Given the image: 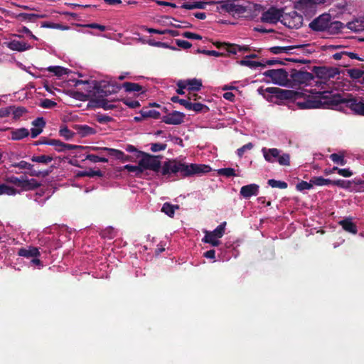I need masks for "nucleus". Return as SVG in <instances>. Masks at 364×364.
<instances>
[{"instance_id":"nucleus-28","label":"nucleus","mask_w":364,"mask_h":364,"mask_svg":"<svg viewBox=\"0 0 364 364\" xmlns=\"http://www.w3.org/2000/svg\"><path fill=\"white\" fill-rule=\"evenodd\" d=\"M179 209L178 205H172L169 203H164L161 211L169 217H173L175 210Z\"/></svg>"},{"instance_id":"nucleus-32","label":"nucleus","mask_w":364,"mask_h":364,"mask_svg":"<svg viewBox=\"0 0 364 364\" xmlns=\"http://www.w3.org/2000/svg\"><path fill=\"white\" fill-rule=\"evenodd\" d=\"M122 87L127 92H141L142 90V87L134 82H126Z\"/></svg>"},{"instance_id":"nucleus-5","label":"nucleus","mask_w":364,"mask_h":364,"mask_svg":"<svg viewBox=\"0 0 364 364\" xmlns=\"http://www.w3.org/2000/svg\"><path fill=\"white\" fill-rule=\"evenodd\" d=\"M264 159L269 163H279L281 166L290 165V155L277 148L263 147L261 150Z\"/></svg>"},{"instance_id":"nucleus-7","label":"nucleus","mask_w":364,"mask_h":364,"mask_svg":"<svg viewBox=\"0 0 364 364\" xmlns=\"http://www.w3.org/2000/svg\"><path fill=\"white\" fill-rule=\"evenodd\" d=\"M226 223L223 222L220 224L213 231L209 232L205 231V236L202 239V241L205 243H209L213 247H218L220 244L219 240L224 233L225 229Z\"/></svg>"},{"instance_id":"nucleus-10","label":"nucleus","mask_w":364,"mask_h":364,"mask_svg":"<svg viewBox=\"0 0 364 364\" xmlns=\"http://www.w3.org/2000/svg\"><path fill=\"white\" fill-rule=\"evenodd\" d=\"M264 75L271 78L272 82L279 85H285L287 82V72L284 69H272L264 73Z\"/></svg>"},{"instance_id":"nucleus-30","label":"nucleus","mask_w":364,"mask_h":364,"mask_svg":"<svg viewBox=\"0 0 364 364\" xmlns=\"http://www.w3.org/2000/svg\"><path fill=\"white\" fill-rule=\"evenodd\" d=\"M311 182H312L315 186H318L332 185V180L324 178L322 176L313 177L311 179Z\"/></svg>"},{"instance_id":"nucleus-63","label":"nucleus","mask_w":364,"mask_h":364,"mask_svg":"<svg viewBox=\"0 0 364 364\" xmlns=\"http://www.w3.org/2000/svg\"><path fill=\"white\" fill-rule=\"evenodd\" d=\"M181 7L182 9H188V10L195 9H196V1L192 2V3L191 2L184 3L181 5Z\"/></svg>"},{"instance_id":"nucleus-9","label":"nucleus","mask_w":364,"mask_h":364,"mask_svg":"<svg viewBox=\"0 0 364 364\" xmlns=\"http://www.w3.org/2000/svg\"><path fill=\"white\" fill-rule=\"evenodd\" d=\"M281 22L289 28H299L303 24V16L299 14L296 11L289 13H282Z\"/></svg>"},{"instance_id":"nucleus-45","label":"nucleus","mask_w":364,"mask_h":364,"mask_svg":"<svg viewBox=\"0 0 364 364\" xmlns=\"http://www.w3.org/2000/svg\"><path fill=\"white\" fill-rule=\"evenodd\" d=\"M98 106L105 110H109L114 108V105L109 102L105 99L99 100L97 101Z\"/></svg>"},{"instance_id":"nucleus-31","label":"nucleus","mask_w":364,"mask_h":364,"mask_svg":"<svg viewBox=\"0 0 364 364\" xmlns=\"http://www.w3.org/2000/svg\"><path fill=\"white\" fill-rule=\"evenodd\" d=\"M124 168L129 173H134L136 176L139 177H141L144 171L143 167L139 164L138 166L127 164L124 166Z\"/></svg>"},{"instance_id":"nucleus-53","label":"nucleus","mask_w":364,"mask_h":364,"mask_svg":"<svg viewBox=\"0 0 364 364\" xmlns=\"http://www.w3.org/2000/svg\"><path fill=\"white\" fill-rule=\"evenodd\" d=\"M333 170H336L339 175L344 177H350L353 175L352 171L348 168H338V167H333Z\"/></svg>"},{"instance_id":"nucleus-42","label":"nucleus","mask_w":364,"mask_h":364,"mask_svg":"<svg viewBox=\"0 0 364 364\" xmlns=\"http://www.w3.org/2000/svg\"><path fill=\"white\" fill-rule=\"evenodd\" d=\"M314 184L312 182H306L304 181H302L301 182L296 184V190L299 191H303L305 190H310L312 188Z\"/></svg>"},{"instance_id":"nucleus-55","label":"nucleus","mask_w":364,"mask_h":364,"mask_svg":"<svg viewBox=\"0 0 364 364\" xmlns=\"http://www.w3.org/2000/svg\"><path fill=\"white\" fill-rule=\"evenodd\" d=\"M176 43L178 47L183 49H188L192 46L191 43L185 40L177 39L176 40Z\"/></svg>"},{"instance_id":"nucleus-19","label":"nucleus","mask_w":364,"mask_h":364,"mask_svg":"<svg viewBox=\"0 0 364 364\" xmlns=\"http://www.w3.org/2000/svg\"><path fill=\"white\" fill-rule=\"evenodd\" d=\"M49 145L55 147V149L58 151H65L67 150H73L77 148H80V146L65 144L58 139H49Z\"/></svg>"},{"instance_id":"nucleus-39","label":"nucleus","mask_w":364,"mask_h":364,"mask_svg":"<svg viewBox=\"0 0 364 364\" xmlns=\"http://www.w3.org/2000/svg\"><path fill=\"white\" fill-rule=\"evenodd\" d=\"M59 134L62 137L68 140L73 138L74 136V132L70 130L66 126L61 127L59 130Z\"/></svg>"},{"instance_id":"nucleus-6","label":"nucleus","mask_w":364,"mask_h":364,"mask_svg":"<svg viewBox=\"0 0 364 364\" xmlns=\"http://www.w3.org/2000/svg\"><path fill=\"white\" fill-rule=\"evenodd\" d=\"M258 92L262 95L264 98L269 99V97H275L280 100H287L293 97L294 95L299 96V92H294L291 90H282L278 87H259L257 90ZM296 100L298 97H295Z\"/></svg>"},{"instance_id":"nucleus-38","label":"nucleus","mask_w":364,"mask_h":364,"mask_svg":"<svg viewBox=\"0 0 364 364\" xmlns=\"http://www.w3.org/2000/svg\"><path fill=\"white\" fill-rule=\"evenodd\" d=\"M188 110H193L197 112H202L203 109L208 110V107L202 103L195 102L192 103L190 102V106L187 107Z\"/></svg>"},{"instance_id":"nucleus-46","label":"nucleus","mask_w":364,"mask_h":364,"mask_svg":"<svg viewBox=\"0 0 364 364\" xmlns=\"http://www.w3.org/2000/svg\"><path fill=\"white\" fill-rule=\"evenodd\" d=\"M254 145L252 143L249 142L237 150V154L239 157H242L246 151L251 150Z\"/></svg>"},{"instance_id":"nucleus-25","label":"nucleus","mask_w":364,"mask_h":364,"mask_svg":"<svg viewBox=\"0 0 364 364\" xmlns=\"http://www.w3.org/2000/svg\"><path fill=\"white\" fill-rule=\"evenodd\" d=\"M342 28V23L339 21H333L331 20L329 21L328 25L327 26V28L325 32L328 34L334 35L337 34L341 31Z\"/></svg>"},{"instance_id":"nucleus-13","label":"nucleus","mask_w":364,"mask_h":364,"mask_svg":"<svg viewBox=\"0 0 364 364\" xmlns=\"http://www.w3.org/2000/svg\"><path fill=\"white\" fill-rule=\"evenodd\" d=\"M185 114L178 111H173L161 117V120L166 124H181L184 119Z\"/></svg>"},{"instance_id":"nucleus-24","label":"nucleus","mask_w":364,"mask_h":364,"mask_svg":"<svg viewBox=\"0 0 364 364\" xmlns=\"http://www.w3.org/2000/svg\"><path fill=\"white\" fill-rule=\"evenodd\" d=\"M186 85V88L190 91H198L202 87V81L200 80L193 78L183 80Z\"/></svg>"},{"instance_id":"nucleus-44","label":"nucleus","mask_w":364,"mask_h":364,"mask_svg":"<svg viewBox=\"0 0 364 364\" xmlns=\"http://www.w3.org/2000/svg\"><path fill=\"white\" fill-rule=\"evenodd\" d=\"M57 103L50 99H43L40 103V106L43 108L50 109L55 107Z\"/></svg>"},{"instance_id":"nucleus-52","label":"nucleus","mask_w":364,"mask_h":364,"mask_svg":"<svg viewBox=\"0 0 364 364\" xmlns=\"http://www.w3.org/2000/svg\"><path fill=\"white\" fill-rule=\"evenodd\" d=\"M17 31L18 33H22L28 35L31 39H33L35 41L38 40V38L32 33V32L26 26H22L21 28H18L17 29Z\"/></svg>"},{"instance_id":"nucleus-56","label":"nucleus","mask_w":364,"mask_h":364,"mask_svg":"<svg viewBox=\"0 0 364 364\" xmlns=\"http://www.w3.org/2000/svg\"><path fill=\"white\" fill-rule=\"evenodd\" d=\"M13 106H9L4 108H0V117H7L11 113Z\"/></svg>"},{"instance_id":"nucleus-20","label":"nucleus","mask_w":364,"mask_h":364,"mask_svg":"<svg viewBox=\"0 0 364 364\" xmlns=\"http://www.w3.org/2000/svg\"><path fill=\"white\" fill-rule=\"evenodd\" d=\"M18 255L26 258H33L38 257L40 256V252L37 247L29 246L26 248L19 249Z\"/></svg>"},{"instance_id":"nucleus-2","label":"nucleus","mask_w":364,"mask_h":364,"mask_svg":"<svg viewBox=\"0 0 364 364\" xmlns=\"http://www.w3.org/2000/svg\"><path fill=\"white\" fill-rule=\"evenodd\" d=\"M340 97L335 95L331 91L318 92L315 96L309 97L302 102L298 101L296 102L300 109H316L326 107L333 109V102H337Z\"/></svg>"},{"instance_id":"nucleus-64","label":"nucleus","mask_w":364,"mask_h":364,"mask_svg":"<svg viewBox=\"0 0 364 364\" xmlns=\"http://www.w3.org/2000/svg\"><path fill=\"white\" fill-rule=\"evenodd\" d=\"M203 256L208 259H214L215 257V251L214 250H210L204 252Z\"/></svg>"},{"instance_id":"nucleus-26","label":"nucleus","mask_w":364,"mask_h":364,"mask_svg":"<svg viewBox=\"0 0 364 364\" xmlns=\"http://www.w3.org/2000/svg\"><path fill=\"white\" fill-rule=\"evenodd\" d=\"M350 192L363 193L364 192V180L354 179L351 181Z\"/></svg>"},{"instance_id":"nucleus-8","label":"nucleus","mask_w":364,"mask_h":364,"mask_svg":"<svg viewBox=\"0 0 364 364\" xmlns=\"http://www.w3.org/2000/svg\"><path fill=\"white\" fill-rule=\"evenodd\" d=\"M6 181L9 183H12L17 188H20L19 193L23 191H28L34 188L37 183L36 180H29L26 176H21V177H16L14 176H7Z\"/></svg>"},{"instance_id":"nucleus-21","label":"nucleus","mask_w":364,"mask_h":364,"mask_svg":"<svg viewBox=\"0 0 364 364\" xmlns=\"http://www.w3.org/2000/svg\"><path fill=\"white\" fill-rule=\"evenodd\" d=\"M29 136L28 129L22 127L18 129H13L11 131V139L14 141L22 140Z\"/></svg>"},{"instance_id":"nucleus-50","label":"nucleus","mask_w":364,"mask_h":364,"mask_svg":"<svg viewBox=\"0 0 364 364\" xmlns=\"http://www.w3.org/2000/svg\"><path fill=\"white\" fill-rule=\"evenodd\" d=\"M97 121L101 124H107L112 121V118L107 114H98L96 117Z\"/></svg>"},{"instance_id":"nucleus-40","label":"nucleus","mask_w":364,"mask_h":364,"mask_svg":"<svg viewBox=\"0 0 364 364\" xmlns=\"http://www.w3.org/2000/svg\"><path fill=\"white\" fill-rule=\"evenodd\" d=\"M218 174L225 177L236 176L235 170L232 168H223L218 170Z\"/></svg>"},{"instance_id":"nucleus-16","label":"nucleus","mask_w":364,"mask_h":364,"mask_svg":"<svg viewBox=\"0 0 364 364\" xmlns=\"http://www.w3.org/2000/svg\"><path fill=\"white\" fill-rule=\"evenodd\" d=\"M33 128L31 129V136L34 139L41 134L46 126V121L43 117H37L32 122Z\"/></svg>"},{"instance_id":"nucleus-18","label":"nucleus","mask_w":364,"mask_h":364,"mask_svg":"<svg viewBox=\"0 0 364 364\" xmlns=\"http://www.w3.org/2000/svg\"><path fill=\"white\" fill-rule=\"evenodd\" d=\"M228 12L235 15L241 14L245 11V8L240 5L237 1H229L223 6Z\"/></svg>"},{"instance_id":"nucleus-11","label":"nucleus","mask_w":364,"mask_h":364,"mask_svg":"<svg viewBox=\"0 0 364 364\" xmlns=\"http://www.w3.org/2000/svg\"><path fill=\"white\" fill-rule=\"evenodd\" d=\"M283 10L275 7H271L264 11L261 16V21L263 23L275 24L281 21Z\"/></svg>"},{"instance_id":"nucleus-41","label":"nucleus","mask_w":364,"mask_h":364,"mask_svg":"<svg viewBox=\"0 0 364 364\" xmlns=\"http://www.w3.org/2000/svg\"><path fill=\"white\" fill-rule=\"evenodd\" d=\"M19 18H21L23 20L25 21H32L35 18H42L44 17L43 15H38L36 14H26V13H21L18 15Z\"/></svg>"},{"instance_id":"nucleus-47","label":"nucleus","mask_w":364,"mask_h":364,"mask_svg":"<svg viewBox=\"0 0 364 364\" xmlns=\"http://www.w3.org/2000/svg\"><path fill=\"white\" fill-rule=\"evenodd\" d=\"M171 100L173 102L179 103L181 105L183 106L186 109L188 106H190V101L185 99H181L178 96H173L171 98Z\"/></svg>"},{"instance_id":"nucleus-27","label":"nucleus","mask_w":364,"mask_h":364,"mask_svg":"<svg viewBox=\"0 0 364 364\" xmlns=\"http://www.w3.org/2000/svg\"><path fill=\"white\" fill-rule=\"evenodd\" d=\"M301 46H274L269 48L271 53L274 54H280V53H289L291 50L296 48H299Z\"/></svg>"},{"instance_id":"nucleus-43","label":"nucleus","mask_w":364,"mask_h":364,"mask_svg":"<svg viewBox=\"0 0 364 364\" xmlns=\"http://www.w3.org/2000/svg\"><path fill=\"white\" fill-rule=\"evenodd\" d=\"M240 64L242 65L248 66L251 68H257L258 67L264 66L262 63L252 61L250 60H242L240 61Z\"/></svg>"},{"instance_id":"nucleus-17","label":"nucleus","mask_w":364,"mask_h":364,"mask_svg":"<svg viewBox=\"0 0 364 364\" xmlns=\"http://www.w3.org/2000/svg\"><path fill=\"white\" fill-rule=\"evenodd\" d=\"M259 193V186L252 183L243 186L240 191V194L244 198H250L252 196H256Z\"/></svg>"},{"instance_id":"nucleus-34","label":"nucleus","mask_w":364,"mask_h":364,"mask_svg":"<svg viewBox=\"0 0 364 364\" xmlns=\"http://www.w3.org/2000/svg\"><path fill=\"white\" fill-rule=\"evenodd\" d=\"M141 115L143 118H153L159 119L160 113L155 109H143L140 112Z\"/></svg>"},{"instance_id":"nucleus-14","label":"nucleus","mask_w":364,"mask_h":364,"mask_svg":"<svg viewBox=\"0 0 364 364\" xmlns=\"http://www.w3.org/2000/svg\"><path fill=\"white\" fill-rule=\"evenodd\" d=\"M5 45L10 50L18 52H23L32 48V46L30 44L18 40H12L9 42H6Z\"/></svg>"},{"instance_id":"nucleus-61","label":"nucleus","mask_w":364,"mask_h":364,"mask_svg":"<svg viewBox=\"0 0 364 364\" xmlns=\"http://www.w3.org/2000/svg\"><path fill=\"white\" fill-rule=\"evenodd\" d=\"M177 87H178V89L176 90V92L178 95H183L185 93L183 90L186 88V85H185V82H183V80H179L177 82Z\"/></svg>"},{"instance_id":"nucleus-12","label":"nucleus","mask_w":364,"mask_h":364,"mask_svg":"<svg viewBox=\"0 0 364 364\" xmlns=\"http://www.w3.org/2000/svg\"><path fill=\"white\" fill-rule=\"evenodd\" d=\"M331 20V16L330 14H323L313 20L310 23L309 27L315 31H325Z\"/></svg>"},{"instance_id":"nucleus-54","label":"nucleus","mask_w":364,"mask_h":364,"mask_svg":"<svg viewBox=\"0 0 364 364\" xmlns=\"http://www.w3.org/2000/svg\"><path fill=\"white\" fill-rule=\"evenodd\" d=\"M124 103L129 107L130 108H137L139 107H140V103L139 101L137 100H130V99H127V100H124Z\"/></svg>"},{"instance_id":"nucleus-37","label":"nucleus","mask_w":364,"mask_h":364,"mask_svg":"<svg viewBox=\"0 0 364 364\" xmlns=\"http://www.w3.org/2000/svg\"><path fill=\"white\" fill-rule=\"evenodd\" d=\"M268 185L270 186L272 188H278L280 189H284L287 188L288 185L284 181H277L275 179H269L267 182Z\"/></svg>"},{"instance_id":"nucleus-23","label":"nucleus","mask_w":364,"mask_h":364,"mask_svg":"<svg viewBox=\"0 0 364 364\" xmlns=\"http://www.w3.org/2000/svg\"><path fill=\"white\" fill-rule=\"evenodd\" d=\"M338 224L341 226H342L343 230H345L346 231L353 233V234L357 233V231H358L357 227H356L355 224L354 223H353L352 218H345V219L339 221Z\"/></svg>"},{"instance_id":"nucleus-33","label":"nucleus","mask_w":364,"mask_h":364,"mask_svg":"<svg viewBox=\"0 0 364 364\" xmlns=\"http://www.w3.org/2000/svg\"><path fill=\"white\" fill-rule=\"evenodd\" d=\"M47 70L55 75L60 77L68 73V69L61 66H50Z\"/></svg>"},{"instance_id":"nucleus-36","label":"nucleus","mask_w":364,"mask_h":364,"mask_svg":"<svg viewBox=\"0 0 364 364\" xmlns=\"http://www.w3.org/2000/svg\"><path fill=\"white\" fill-rule=\"evenodd\" d=\"M332 185L341 187L345 189L350 190L351 181H346L343 179H338L332 181Z\"/></svg>"},{"instance_id":"nucleus-1","label":"nucleus","mask_w":364,"mask_h":364,"mask_svg":"<svg viewBox=\"0 0 364 364\" xmlns=\"http://www.w3.org/2000/svg\"><path fill=\"white\" fill-rule=\"evenodd\" d=\"M139 165L143 167L144 171L151 170L166 178H171L173 176L187 178L200 176L211 171V168L208 165L187 164L178 160H168L161 166L159 160L151 156L142 158L139 161Z\"/></svg>"},{"instance_id":"nucleus-48","label":"nucleus","mask_w":364,"mask_h":364,"mask_svg":"<svg viewBox=\"0 0 364 364\" xmlns=\"http://www.w3.org/2000/svg\"><path fill=\"white\" fill-rule=\"evenodd\" d=\"M167 145L161 143H152L151 144V151L153 152H158L166 149Z\"/></svg>"},{"instance_id":"nucleus-59","label":"nucleus","mask_w":364,"mask_h":364,"mask_svg":"<svg viewBox=\"0 0 364 364\" xmlns=\"http://www.w3.org/2000/svg\"><path fill=\"white\" fill-rule=\"evenodd\" d=\"M182 36L188 39L201 40L202 37L197 34L189 31L184 32Z\"/></svg>"},{"instance_id":"nucleus-58","label":"nucleus","mask_w":364,"mask_h":364,"mask_svg":"<svg viewBox=\"0 0 364 364\" xmlns=\"http://www.w3.org/2000/svg\"><path fill=\"white\" fill-rule=\"evenodd\" d=\"M80 132L83 135H90L93 134L95 133V130L93 128L87 126V125H83L80 127Z\"/></svg>"},{"instance_id":"nucleus-62","label":"nucleus","mask_w":364,"mask_h":364,"mask_svg":"<svg viewBox=\"0 0 364 364\" xmlns=\"http://www.w3.org/2000/svg\"><path fill=\"white\" fill-rule=\"evenodd\" d=\"M349 58L350 59H357L360 61H363V58H360L356 53L353 52L345 51V58Z\"/></svg>"},{"instance_id":"nucleus-51","label":"nucleus","mask_w":364,"mask_h":364,"mask_svg":"<svg viewBox=\"0 0 364 364\" xmlns=\"http://www.w3.org/2000/svg\"><path fill=\"white\" fill-rule=\"evenodd\" d=\"M12 166L14 167H16L20 169H28V170H31V168L33 167L32 164H31L25 161H21L18 163H15Z\"/></svg>"},{"instance_id":"nucleus-15","label":"nucleus","mask_w":364,"mask_h":364,"mask_svg":"<svg viewBox=\"0 0 364 364\" xmlns=\"http://www.w3.org/2000/svg\"><path fill=\"white\" fill-rule=\"evenodd\" d=\"M292 78L299 85H307L313 80L314 76L309 72L299 71L292 75Z\"/></svg>"},{"instance_id":"nucleus-60","label":"nucleus","mask_w":364,"mask_h":364,"mask_svg":"<svg viewBox=\"0 0 364 364\" xmlns=\"http://www.w3.org/2000/svg\"><path fill=\"white\" fill-rule=\"evenodd\" d=\"M25 111L26 109L23 107L15 108L14 107H13V110L11 111V112L14 114V118L16 119L22 116Z\"/></svg>"},{"instance_id":"nucleus-3","label":"nucleus","mask_w":364,"mask_h":364,"mask_svg":"<svg viewBox=\"0 0 364 364\" xmlns=\"http://www.w3.org/2000/svg\"><path fill=\"white\" fill-rule=\"evenodd\" d=\"M82 84L87 85V92L99 97H107L113 93H116L119 90L118 86L107 80H92L90 82L82 80H77L76 85Z\"/></svg>"},{"instance_id":"nucleus-29","label":"nucleus","mask_w":364,"mask_h":364,"mask_svg":"<svg viewBox=\"0 0 364 364\" xmlns=\"http://www.w3.org/2000/svg\"><path fill=\"white\" fill-rule=\"evenodd\" d=\"M19 193L16 188L5 183H0V195L15 196Z\"/></svg>"},{"instance_id":"nucleus-57","label":"nucleus","mask_w":364,"mask_h":364,"mask_svg":"<svg viewBox=\"0 0 364 364\" xmlns=\"http://www.w3.org/2000/svg\"><path fill=\"white\" fill-rule=\"evenodd\" d=\"M350 76L358 79L361 77L363 75L364 76L363 71L359 70V69H352L349 70Z\"/></svg>"},{"instance_id":"nucleus-35","label":"nucleus","mask_w":364,"mask_h":364,"mask_svg":"<svg viewBox=\"0 0 364 364\" xmlns=\"http://www.w3.org/2000/svg\"><path fill=\"white\" fill-rule=\"evenodd\" d=\"M31 161L33 162L48 164L53 161V157L47 155L34 156L31 158Z\"/></svg>"},{"instance_id":"nucleus-49","label":"nucleus","mask_w":364,"mask_h":364,"mask_svg":"<svg viewBox=\"0 0 364 364\" xmlns=\"http://www.w3.org/2000/svg\"><path fill=\"white\" fill-rule=\"evenodd\" d=\"M330 158L336 164H340L341 166L345 165L344 158L341 155H339L338 154H332L330 156Z\"/></svg>"},{"instance_id":"nucleus-4","label":"nucleus","mask_w":364,"mask_h":364,"mask_svg":"<svg viewBox=\"0 0 364 364\" xmlns=\"http://www.w3.org/2000/svg\"><path fill=\"white\" fill-rule=\"evenodd\" d=\"M340 97V100L333 105L334 109H340L343 107L350 108L355 114L364 116V101L360 97H346L339 94H335Z\"/></svg>"},{"instance_id":"nucleus-22","label":"nucleus","mask_w":364,"mask_h":364,"mask_svg":"<svg viewBox=\"0 0 364 364\" xmlns=\"http://www.w3.org/2000/svg\"><path fill=\"white\" fill-rule=\"evenodd\" d=\"M90 149L93 151H100L101 154L104 151H106L108 153L109 155L113 156L118 159H122L124 155V154L122 151L111 148L92 146L90 147Z\"/></svg>"}]
</instances>
